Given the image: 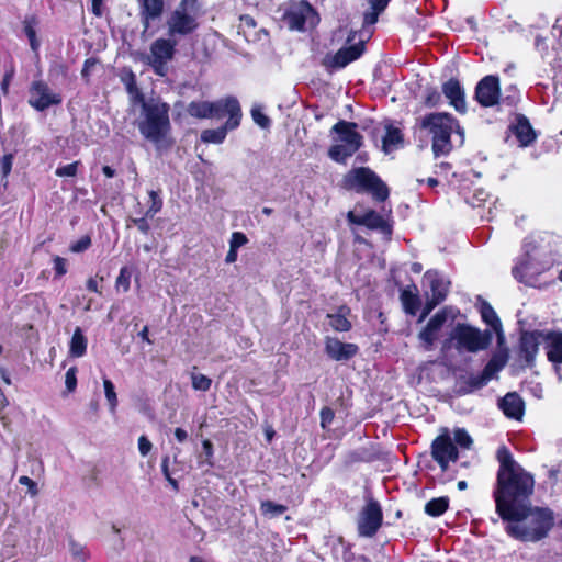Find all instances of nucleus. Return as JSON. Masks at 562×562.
<instances>
[{
  "instance_id": "dca6fc26",
  "label": "nucleus",
  "mask_w": 562,
  "mask_h": 562,
  "mask_svg": "<svg viewBox=\"0 0 562 562\" xmlns=\"http://www.w3.org/2000/svg\"><path fill=\"white\" fill-rule=\"evenodd\" d=\"M431 457L438 463L442 472L448 470L450 462H456L459 451L453 443L448 429L437 436L431 443Z\"/></svg>"
},
{
  "instance_id": "4468645a",
  "label": "nucleus",
  "mask_w": 562,
  "mask_h": 562,
  "mask_svg": "<svg viewBox=\"0 0 562 562\" xmlns=\"http://www.w3.org/2000/svg\"><path fill=\"white\" fill-rule=\"evenodd\" d=\"M178 44V41H175L170 36L167 38H157L151 43L148 64L154 68L157 75H165L167 63L173 58Z\"/></svg>"
},
{
  "instance_id": "9d476101",
  "label": "nucleus",
  "mask_w": 562,
  "mask_h": 562,
  "mask_svg": "<svg viewBox=\"0 0 562 562\" xmlns=\"http://www.w3.org/2000/svg\"><path fill=\"white\" fill-rule=\"evenodd\" d=\"M458 351L477 352L485 350L492 342L493 335L490 330H480L465 324H458L452 331Z\"/></svg>"
},
{
  "instance_id": "aec40b11",
  "label": "nucleus",
  "mask_w": 562,
  "mask_h": 562,
  "mask_svg": "<svg viewBox=\"0 0 562 562\" xmlns=\"http://www.w3.org/2000/svg\"><path fill=\"white\" fill-rule=\"evenodd\" d=\"M364 52L363 41L341 47L333 57H330L326 65L334 69L345 68L350 63L357 60Z\"/></svg>"
},
{
  "instance_id": "2f4dec72",
  "label": "nucleus",
  "mask_w": 562,
  "mask_h": 562,
  "mask_svg": "<svg viewBox=\"0 0 562 562\" xmlns=\"http://www.w3.org/2000/svg\"><path fill=\"white\" fill-rule=\"evenodd\" d=\"M37 21L35 16H26L23 21V31L29 38L31 49L37 53L40 48V41L36 37Z\"/></svg>"
},
{
  "instance_id": "69168bd1",
  "label": "nucleus",
  "mask_w": 562,
  "mask_h": 562,
  "mask_svg": "<svg viewBox=\"0 0 562 562\" xmlns=\"http://www.w3.org/2000/svg\"><path fill=\"white\" fill-rule=\"evenodd\" d=\"M175 437L179 442H183L188 439V432L183 428H176Z\"/></svg>"
},
{
  "instance_id": "4be33fe9",
  "label": "nucleus",
  "mask_w": 562,
  "mask_h": 562,
  "mask_svg": "<svg viewBox=\"0 0 562 562\" xmlns=\"http://www.w3.org/2000/svg\"><path fill=\"white\" fill-rule=\"evenodd\" d=\"M442 93L449 100V104L453 106L457 112L461 114L467 112L465 93L459 80L451 78L446 81L442 85Z\"/></svg>"
},
{
  "instance_id": "09e8293b",
  "label": "nucleus",
  "mask_w": 562,
  "mask_h": 562,
  "mask_svg": "<svg viewBox=\"0 0 562 562\" xmlns=\"http://www.w3.org/2000/svg\"><path fill=\"white\" fill-rule=\"evenodd\" d=\"M335 412L330 407H323L321 411V427L327 429L333 423Z\"/></svg>"
},
{
  "instance_id": "680f3d73",
  "label": "nucleus",
  "mask_w": 562,
  "mask_h": 562,
  "mask_svg": "<svg viewBox=\"0 0 562 562\" xmlns=\"http://www.w3.org/2000/svg\"><path fill=\"white\" fill-rule=\"evenodd\" d=\"M133 223L144 234H147L150 228L146 216L140 218H133Z\"/></svg>"
},
{
  "instance_id": "a211bd4d",
  "label": "nucleus",
  "mask_w": 562,
  "mask_h": 562,
  "mask_svg": "<svg viewBox=\"0 0 562 562\" xmlns=\"http://www.w3.org/2000/svg\"><path fill=\"white\" fill-rule=\"evenodd\" d=\"M499 98L501 87L498 76L487 75L476 83L474 99L481 106H494L498 103Z\"/></svg>"
},
{
  "instance_id": "864d4df0",
  "label": "nucleus",
  "mask_w": 562,
  "mask_h": 562,
  "mask_svg": "<svg viewBox=\"0 0 562 562\" xmlns=\"http://www.w3.org/2000/svg\"><path fill=\"white\" fill-rule=\"evenodd\" d=\"M151 448L153 445L146 436L143 435L138 438V450L143 457H146L150 452Z\"/></svg>"
},
{
  "instance_id": "f03ea898",
  "label": "nucleus",
  "mask_w": 562,
  "mask_h": 562,
  "mask_svg": "<svg viewBox=\"0 0 562 562\" xmlns=\"http://www.w3.org/2000/svg\"><path fill=\"white\" fill-rule=\"evenodd\" d=\"M562 238L549 232L535 233L525 239L522 254L512 269L513 277L528 286H540V276L558 261Z\"/></svg>"
},
{
  "instance_id": "f704fd0d",
  "label": "nucleus",
  "mask_w": 562,
  "mask_h": 562,
  "mask_svg": "<svg viewBox=\"0 0 562 562\" xmlns=\"http://www.w3.org/2000/svg\"><path fill=\"white\" fill-rule=\"evenodd\" d=\"M363 225L372 229H386V223L384 218L375 211H368L364 213Z\"/></svg>"
},
{
  "instance_id": "ea45409f",
  "label": "nucleus",
  "mask_w": 562,
  "mask_h": 562,
  "mask_svg": "<svg viewBox=\"0 0 562 562\" xmlns=\"http://www.w3.org/2000/svg\"><path fill=\"white\" fill-rule=\"evenodd\" d=\"M149 206L146 211V217H154L162 207V200L157 191H149Z\"/></svg>"
},
{
  "instance_id": "c756f323",
  "label": "nucleus",
  "mask_w": 562,
  "mask_h": 562,
  "mask_svg": "<svg viewBox=\"0 0 562 562\" xmlns=\"http://www.w3.org/2000/svg\"><path fill=\"white\" fill-rule=\"evenodd\" d=\"M87 351V338L80 327H77L70 340L69 353L71 357L80 358Z\"/></svg>"
},
{
  "instance_id": "37998d69",
  "label": "nucleus",
  "mask_w": 562,
  "mask_h": 562,
  "mask_svg": "<svg viewBox=\"0 0 562 562\" xmlns=\"http://www.w3.org/2000/svg\"><path fill=\"white\" fill-rule=\"evenodd\" d=\"M192 386L194 390L206 392L210 390L212 381L204 374L193 373L191 375Z\"/></svg>"
},
{
  "instance_id": "e2e57ef3",
  "label": "nucleus",
  "mask_w": 562,
  "mask_h": 562,
  "mask_svg": "<svg viewBox=\"0 0 562 562\" xmlns=\"http://www.w3.org/2000/svg\"><path fill=\"white\" fill-rule=\"evenodd\" d=\"M347 218L352 224L363 225L362 221H364V213L361 215H358V214L353 213L352 211H350L347 215Z\"/></svg>"
},
{
  "instance_id": "bf43d9fd",
  "label": "nucleus",
  "mask_w": 562,
  "mask_h": 562,
  "mask_svg": "<svg viewBox=\"0 0 562 562\" xmlns=\"http://www.w3.org/2000/svg\"><path fill=\"white\" fill-rule=\"evenodd\" d=\"M97 65V59L94 58H88L85 64H83V67H82V70H81V76L82 78H86L88 79V77L90 76V72L92 70V68Z\"/></svg>"
},
{
  "instance_id": "473e14b6",
  "label": "nucleus",
  "mask_w": 562,
  "mask_h": 562,
  "mask_svg": "<svg viewBox=\"0 0 562 562\" xmlns=\"http://www.w3.org/2000/svg\"><path fill=\"white\" fill-rule=\"evenodd\" d=\"M401 301L404 311L409 315H416L419 310L420 300L417 294L411 292L408 289H404L401 292Z\"/></svg>"
},
{
  "instance_id": "6e6552de",
  "label": "nucleus",
  "mask_w": 562,
  "mask_h": 562,
  "mask_svg": "<svg viewBox=\"0 0 562 562\" xmlns=\"http://www.w3.org/2000/svg\"><path fill=\"white\" fill-rule=\"evenodd\" d=\"M506 362V355H493L480 374L459 376L456 382L454 392L458 395H467L481 390L487 385L492 379L496 378L497 373L505 367Z\"/></svg>"
},
{
  "instance_id": "0e129e2a",
  "label": "nucleus",
  "mask_w": 562,
  "mask_h": 562,
  "mask_svg": "<svg viewBox=\"0 0 562 562\" xmlns=\"http://www.w3.org/2000/svg\"><path fill=\"white\" fill-rule=\"evenodd\" d=\"M161 471L166 479H169L171 476L169 472V457L165 456L161 460Z\"/></svg>"
},
{
  "instance_id": "393cba45",
  "label": "nucleus",
  "mask_w": 562,
  "mask_h": 562,
  "mask_svg": "<svg viewBox=\"0 0 562 562\" xmlns=\"http://www.w3.org/2000/svg\"><path fill=\"white\" fill-rule=\"evenodd\" d=\"M510 130L521 147L529 146L536 139V133L529 120L522 114L516 116L515 123H513Z\"/></svg>"
},
{
  "instance_id": "4c0bfd02",
  "label": "nucleus",
  "mask_w": 562,
  "mask_h": 562,
  "mask_svg": "<svg viewBox=\"0 0 562 562\" xmlns=\"http://www.w3.org/2000/svg\"><path fill=\"white\" fill-rule=\"evenodd\" d=\"M438 331L426 327L419 333L418 337L425 350L429 351L434 347V342L437 339Z\"/></svg>"
},
{
  "instance_id": "423d86ee",
  "label": "nucleus",
  "mask_w": 562,
  "mask_h": 562,
  "mask_svg": "<svg viewBox=\"0 0 562 562\" xmlns=\"http://www.w3.org/2000/svg\"><path fill=\"white\" fill-rule=\"evenodd\" d=\"M345 187L358 193H370L380 202L389 198V189L380 177L367 167L353 168L345 176Z\"/></svg>"
},
{
  "instance_id": "6e6d98bb",
  "label": "nucleus",
  "mask_w": 562,
  "mask_h": 562,
  "mask_svg": "<svg viewBox=\"0 0 562 562\" xmlns=\"http://www.w3.org/2000/svg\"><path fill=\"white\" fill-rule=\"evenodd\" d=\"M53 261H54V270H55L56 276L61 277V276L66 274V272H67L66 259H64L59 256H56Z\"/></svg>"
},
{
  "instance_id": "c03bdc74",
  "label": "nucleus",
  "mask_w": 562,
  "mask_h": 562,
  "mask_svg": "<svg viewBox=\"0 0 562 562\" xmlns=\"http://www.w3.org/2000/svg\"><path fill=\"white\" fill-rule=\"evenodd\" d=\"M130 281H131V272L126 267H123L120 270V274L116 278V288H122L124 292H127L130 289Z\"/></svg>"
},
{
  "instance_id": "e433bc0d",
  "label": "nucleus",
  "mask_w": 562,
  "mask_h": 562,
  "mask_svg": "<svg viewBox=\"0 0 562 562\" xmlns=\"http://www.w3.org/2000/svg\"><path fill=\"white\" fill-rule=\"evenodd\" d=\"M286 506L281 504H276L271 501H262L260 504V510L262 515L269 517H277L286 512Z\"/></svg>"
},
{
  "instance_id": "bb28decb",
  "label": "nucleus",
  "mask_w": 562,
  "mask_h": 562,
  "mask_svg": "<svg viewBox=\"0 0 562 562\" xmlns=\"http://www.w3.org/2000/svg\"><path fill=\"white\" fill-rule=\"evenodd\" d=\"M350 313V308L346 305H341L338 307L337 312L334 314H327V318L329 319V325L336 331H348L351 328V323L348 321L347 316Z\"/></svg>"
},
{
  "instance_id": "cd10ccee",
  "label": "nucleus",
  "mask_w": 562,
  "mask_h": 562,
  "mask_svg": "<svg viewBox=\"0 0 562 562\" xmlns=\"http://www.w3.org/2000/svg\"><path fill=\"white\" fill-rule=\"evenodd\" d=\"M369 9L363 13V26L373 25L378 22L379 15L386 9L390 0H366Z\"/></svg>"
},
{
  "instance_id": "7c9ffc66",
  "label": "nucleus",
  "mask_w": 562,
  "mask_h": 562,
  "mask_svg": "<svg viewBox=\"0 0 562 562\" xmlns=\"http://www.w3.org/2000/svg\"><path fill=\"white\" fill-rule=\"evenodd\" d=\"M403 143L402 132L396 128L389 126L383 137V150L389 154L393 149L397 148Z\"/></svg>"
},
{
  "instance_id": "5701e85b",
  "label": "nucleus",
  "mask_w": 562,
  "mask_h": 562,
  "mask_svg": "<svg viewBox=\"0 0 562 562\" xmlns=\"http://www.w3.org/2000/svg\"><path fill=\"white\" fill-rule=\"evenodd\" d=\"M164 9L165 0H140L139 16L144 32L148 31L151 22L161 18Z\"/></svg>"
},
{
  "instance_id": "58836bf2",
  "label": "nucleus",
  "mask_w": 562,
  "mask_h": 562,
  "mask_svg": "<svg viewBox=\"0 0 562 562\" xmlns=\"http://www.w3.org/2000/svg\"><path fill=\"white\" fill-rule=\"evenodd\" d=\"M103 387L106 401L110 406V411L114 412L117 406V396L115 392L114 384L109 379H103Z\"/></svg>"
},
{
  "instance_id": "13d9d810",
  "label": "nucleus",
  "mask_w": 562,
  "mask_h": 562,
  "mask_svg": "<svg viewBox=\"0 0 562 562\" xmlns=\"http://www.w3.org/2000/svg\"><path fill=\"white\" fill-rule=\"evenodd\" d=\"M19 483H20L21 485H25V486H27V487H29V492H30V494H31V495H36V494H37V485H36V483H35L32 479H30L29 476H25V475L21 476V477L19 479Z\"/></svg>"
},
{
  "instance_id": "c85d7f7f",
  "label": "nucleus",
  "mask_w": 562,
  "mask_h": 562,
  "mask_svg": "<svg viewBox=\"0 0 562 562\" xmlns=\"http://www.w3.org/2000/svg\"><path fill=\"white\" fill-rule=\"evenodd\" d=\"M481 315L483 321L497 334L498 339L502 340L504 338L502 324L494 308L488 303L484 302L481 306Z\"/></svg>"
},
{
  "instance_id": "a878e982",
  "label": "nucleus",
  "mask_w": 562,
  "mask_h": 562,
  "mask_svg": "<svg viewBox=\"0 0 562 562\" xmlns=\"http://www.w3.org/2000/svg\"><path fill=\"white\" fill-rule=\"evenodd\" d=\"M547 358L552 363H562V333L547 330Z\"/></svg>"
},
{
  "instance_id": "2eb2a0df",
  "label": "nucleus",
  "mask_w": 562,
  "mask_h": 562,
  "mask_svg": "<svg viewBox=\"0 0 562 562\" xmlns=\"http://www.w3.org/2000/svg\"><path fill=\"white\" fill-rule=\"evenodd\" d=\"M29 104L36 111L43 112L63 102L61 94L53 91L42 79L33 80L29 89Z\"/></svg>"
},
{
  "instance_id": "8fccbe9b",
  "label": "nucleus",
  "mask_w": 562,
  "mask_h": 562,
  "mask_svg": "<svg viewBox=\"0 0 562 562\" xmlns=\"http://www.w3.org/2000/svg\"><path fill=\"white\" fill-rule=\"evenodd\" d=\"M77 369L71 367L67 370L65 375V384L68 392H74L77 386Z\"/></svg>"
},
{
  "instance_id": "ddd939ff",
  "label": "nucleus",
  "mask_w": 562,
  "mask_h": 562,
  "mask_svg": "<svg viewBox=\"0 0 562 562\" xmlns=\"http://www.w3.org/2000/svg\"><path fill=\"white\" fill-rule=\"evenodd\" d=\"M424 283L430 289V294H428L422 318H425L438 304L445 301L450 288V281L438 271H427L424 274Z\"/></svg>"
},
{
  "instance_id": "412c9836",
  "label": "nucleus",
  "mask_w": 562,
  "mask_h": 562,
  "mask_svg": "<svg viewBox=\"0 0 562 562\" xmlns=\"http://www.w3.org/2000/svg\"><path fill=\"white\" fill-rule=\"evenodd\" d=\"M325 352L333 360L347 361L358 352V346L342 342L337 338L327 337L325 340Z\"/></svg>"
},
{
  "instance_id": "a18cd8bd",
  "label": "nucleus",
  "mask_w": 562,
  "mask_h": 562,
  "mask_svg": "<svg viewBox=\"0 0 562 562\" xmlns=\"http://www.w3.org/2000/svg\"><path fill=\"white\" fill-rule=\"evenodd\" d=\"M78 161L60 166L56 169L55 175L58 177H75L78 171Z\"/></svg>"
},
{
  "instance_id": "9b49d317",
  "label": "nucleus",
  "mask_w": 562,
  "mask_h": 562,
  "mask_svg": "<svg viewBox=\"0 0 562 562\" xmlns=\"http://www.w3.org/2000/svg\"><path fill=\"white\" fill-rule=\"evenodd\" d=\"M283 20L292 31H305L314 27L318 21V14L306 1L293 3L285 11Z\"/></svg>"
},
{
  "instance_id": "0eeeda50",
  "label": "nucleus",
  "mask_w": 562,
  "mask_h": 562,
  "mask_svg": "<svg viewBox=\"0 0 562 562\" xmlns=\"http://www.w3.org/2000/svg\"><path fill=\"white\" fill-rule=\"evenodd\" d=\"M194 7V0H182L177 5L166 21L168 36L179 42L198 30L199 22L196 14L193 12Z\"/></svg>"
},
{
  "instance_id": "72a5a7b5",
  "label": "nucleus",
  "mask_w": 562,
  "mask_h": 562,
  "mask_svg": "<svg viewBox=\"0 0 562 562\" xmlns=\"http://www.w3.org/2000/svg\"><path fill=\"white\" fill-rule=\"evenodd\" d=\"M449 506L448 497L432 498L425 505V513L431 517L441 516Z\"/></svg>"
},
{
  "instance_id": "3c124183",
  "label": "nucleus",
  "mask_w": 562,
  "mask_h": 562,
  "mask_svg": "<svg viewBox=\"0 0 562 562\" xmlns=\"http://www.w3.org/2000/svg\"><path fill=\"white\" fill-rule=\"evenodd\" d=\"M441 103V94L436 89L427 90V94L425 98V104L428 108L438 106Z\"/></svg>"
},
{
  "instance_id": "b1692460",
  "label": "nucleus",
  "mask_w": 562,
  "mask_h": 562,
  "mask_svg": "<svg viewBox=\"0 0 562 562\" xmlns=\"http://www.w3.org/2000/svg\"><path fill=\"white\" fill-rule=\"evenodd\" d=\"M498 407L508 418L520 420L525 413V403L516 392H509L498 401Z\"/></svg>"
},
{
  "instance_id": "052dcab7",
  "label": "nucleus",
  "mask_w": 562,
  "mask_h": 562,
  "mask_svg": "<svg viewBox=\"0 0 562 562\" xmlns=\"http://www.w3.org/2000/svg\"><path fill=\"white\" fill-rule=\"evenodd\" d=\"M12 155H5L1 160V169L4 177H7L12 169Z\"/></svg>"
},
{
  "instance_id": "7ed1b4c3",
  "label": "nucleus",
  "mask_w": 562,
  "mask_h": 562,
  "mask_svg": "<svg viewBox=\"0 0 562 562\" xmlns=\"http://www.w3.org/2000/svg\"><path fill=\"white\" fill-rule=\"evenodd\" d=\"M170 106L160 98H149L143 102L137 127L140 135L155 147L168 149L172 146L171 123L169 119Z\"/></svg>"
},
{
  "instance_id": "39448f33",
  "label": "nucleus",
  "mask_w": 562,
  "mask_h": 562,
  "mask_svg": "<svg viewBox=\"0 0 562 562\" xmlns=\"http://www.w3.org/2000/svg\"><path fill=\"white\" fill-rule=\"evenodd\" d=\"M357 123L338 121L333 127L331 133L338 135V144L330 146L328 157L336 162H345L362 146L363 137L357 131Z\"/></svg>"
},
{
  "instance_id": "f257e3e1",
  "label": "nucleus",
  "mask_w": 562,
  "mask_h": 562,
  "mask_svg": "<svg viewBox=\"0 0 562 562\" xmlns=\"http://www.w3.org/2000/svg\"><path fill=\"white\" fill-rule=\"evenodd\" d=\"M496 457L499 469L494 499L496 513L503 520L508 521L506 532L525 542L543 539L553 527L554 517L549 508L530 506L533 476L514 460L505 446L498 448Z\"/></svg>"
},
{
  "instance_id": "338daca9",
  "label": "nucleus",
  "mask_w": 562,
  "mask_h": 562,
  "mask_svg": "<svg viewBox=\"0 0 562 562\" xmlns=\"http://www.w3.org/2000/svg\"><path fill=\"white\" fill-rule=\"evenodd\" d=\"M237 260V249H233L229 247V250L226 255L225 262L233 263Z\"/></svg>"
},
{
  "instance_id": "de8ad7c7",
  "label": "nucleus",
  "mask_w": 562,
  "mask_h": 562,
  "mask_svg": "<svg viewBox=\"0 0 562 562\" xmlns=\"http://www.w3.org/2000/svg\"><path fill=\"white\" fill-rule=\"evenodd\" d=\"M446 321L447 315L445 314V312H438L429 319L427 326L436 331H439Z\"/></svg>"
},
{
  "instance_id": "f8f14e48",
  "label": "nucleus",
  "mask_w": 562,
  "mask_h": 562,
  "mask_svg": "<svg viewBox=\"0 0 562 562\" xmlns=\"http://www.w3.org/2000/svg\"><path fill=\"white\" fill-rule=\"evenodd\" d=\"M383 513L378 501L370 497L359 512L357 528L360 537L372 538L382 526Z\"/></svg>"
},
{
  "instance_id": "79ce46f5",
  "label": "nucleus",
  "mask_w": 562,
  "mask_h": 562,
  "mask_svg": "<svg viewBox=\"0 0 562 562\" xmlns=\"http://www.w3.org/2000/svg\"><path fill=\"white\" fill-rule=\"evenodd\" d=\"M453 440L456 441V443L459 447L464 448V449H470V447L472 446V442H473L471 436L463 428H457L454 430Z\"/></svg>"
},
{
  "instance_id": "1a4fd4ad",
  "label": "nucleus",
  "mask_w": 562,
  "mask_h": 562,
  "mask_svg": "<svg viewBox=\"0 0 562 562\" xmlns=\"http://www.w3.org/2000/svg\"><path fill=\"white\" fill-rule=\"evenodd\" d=\"M240 109V104L235 97H226L216 101H191L187 106V113L195 119H216L221 120L228 113Z\"/></svg>"
},
{
  "instance_id": "774afa93",
  "label": "nucleus",
  "mask_w": 562,
  "mask_h": 562,
  "mask_svg": "<svg viewBox=\"0 0 562 562\" xmlns=\"http://www.w3.org/2000/svg\"><path fill=\"white\" fill-rule=\"evenodd\" d=\"M552 31H553L554 34H555L557 31L559 32L558 38L562 43V18L561 19H557V21H555V23H554V25L552 27Z\"/></svg>"
},
{
  "instance_id": "5fc2aeb1",
  "label": "nucleus",
  "mask_w": 562,
  "mask_h": 562,
  "mask_svg": "<svg viewBox=\"0 0 562 562\" xmlns=\"http://www.w3.org/2000/svg\"><path fill=\"white\" fill-rule=\"evenodd\" d=\"M202 449H203V453L206 457L204 462L209 467H212L213 465V461H212V458H213V445H212V442L209 439L203 440Z\"/></svg>"
},
{
  "instance_id": "f3484780",
  "label": "nucleus",
  "mask_w": 562,
  "mask_h": 562,
  "mask_svg": "<svg viewBox=\"0 0 562 562\" xmlns=\"http://www.w3.org/2000/svg\"><path fill=\"white\" fill-rule=\"evenodd\" d=\"M547 330H532L521 334L519 339L518 357L519 361L526 367L535 364L536 356L539 351V346L547 345Z\"/></svg>"
},
{
  "instance_id": "4d7b16f0",
  "label": "nucleus",
  "mask_w": 562,
  "mask_h": 562,
  "mask_svg": "<svg viewBox=\"0 0 562 562\" xmlns=\"http://www.w3.org/2000/svg\"><path fill=\"white\" fill-rule=\"evenodd\" d=\"M70 551H71L72 555L77 557L79 560H81V561L86 560L87 554H86L85 548L81 544L71 541L70 542Z\"/></svg>"
},
{
  "instance_id": "6ab92c4d",
  "label": "nucleus",
  "mask_w": 562,
  "mask_h": 562,
  "mask_svg": "<svg viewBox=\"0 0 562 562\" xmlns=\"http://www.w3.org/2000/svg\"><path fill=\"white\" fill-rule=\"evenodd\" d=\"M228 120L217 128L204 130L201 133V140L205 144H222L228 131L237 128L241 120V108L227 114Z\"/></svg>"
},
{
  "instance_id": "603ef678",
  "label": "nucleus",
  "mask_w": 562,
  "mask_h": 562,
  "mask_svg": "<svg viewBox=\"0 0 562 562\" xmlns=\"http://www.w3.org/2000/svg\"><path fill=\"white\" fill-rule=\"evenodd\" d=\"M247 241L248 239L244 233L234 232L229 240V247L238 250V248L247 244Z\"/></svg>"
},
{
  "instance_id": "c9c22d12",
  "label": "nucleus",
  "mask_w": 562,
  "mask_h": 562,
  "mask_svg": "<svg viewBox=\"0 0 562 562\" xmlns=\"http://www.w3.org/2000/svg\"><path fill=\"white\" fill-rule=\"evenodd\" d=\"M126 90L134 105L139 104L142 106L143 102L147 101V99L144 98L142 91L137 88L135 77L133 74L126 82Z\"/></svg>"
},
{
  "instance_id": "49530a36",
  "label": "nucleus",
  "mask_w": 562,
  "mask_h": 562,
  "mask_svg": "<svg viewBox=\"0 0 562 562\" xmlns=\"http://www.w3.org/2000/svg\"><path fill=\"white\" fill-rule=\"evenodd\" d=\"M91 246V238L88 235L80 237L77 241L70 245L72 252L79 254L87 250Z\"/></svg>"
},
{
  "instance_id": "a19ab883",
  "label": "nucleus",
  "mask_w": 562,
  "mask_h": 562,
  "mask_svg": "<svg viewBox=\"0 0 562 562\" xmlns=\"http://www.w3.org/2000/svg\"><path fill=\"white\" fill-rule=\"evenodd\" d=\"M251 117L254 122L261 128H269L271 120L262 112V106L254 105L251 109Z\"/></svg>"
},
{
  "instance_id": "20e7f679",
  "label": "nucleus",
  "mask_w": 562,
  "mask_h": 562,
  "mask_svg": "<svg viewBox=\"0 0 562 562\" xmlns=\"http://www.w3.org/2000/svg\"><path fill=\"white\" fill-rule=\"evenodd\" d=\"M422 127L432 135V151L436 157L448 155L451 149V134L459 128L457 120L449 113H431L422 121Z\"/></svg>"
}]
</instances>
